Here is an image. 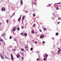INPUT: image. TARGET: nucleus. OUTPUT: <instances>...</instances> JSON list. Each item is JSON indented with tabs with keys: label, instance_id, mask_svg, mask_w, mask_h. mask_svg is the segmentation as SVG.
I'll use <instances>...</instances> for the list:
<instances>
[{
	"label": "nucleus",
	"instance_id": "obj_21",
	"mask_svg": "<svg viewBox=\"0 0 61 61\" xmlns=\"http://www.w3.org/2000/svg\"><path fill=\"white\" fill-rule=\"evenodd\" d=\"M0 41H2V42H3V39H1Z\"/></svg>",
	"mask_w": 61,
	"mask_h": 61
},
{
	"label": "nucleus",
	"instance_id": "obj_12",
	"mask_svg": "<svg viewBox=\"0 0 61 61\" xmlns=\"http://www.w3.org/2000/svg\"><path fill=\"white\" fill-rule=\"evenodd\" d=\"M61 50V49H60V50H58V51H57V53H59V52H60V51Z\"/></svg>",
	"mask_w": 61,
	"mask_h": 61
},
{
	"label": "nucleus",
	"instance_id": "obj_16",
	"mask_svg": "<svg viewBox=\"0 0 61 61\" xmlns=\"http://www.w3.org/2000/svg\"><path fill=\"white\" fill-rule=\"evenodd\" d=\"M21 57H22V60H24V57H22V56H21Z\"/></svg>",
	"mask_w": 61,
	"mask_h": 61
},
{
	"label": "nucleus",
	"instance_id": "obj_15",
	"mask_svg": "<svg viewBox=\"0 0 61 61\" xmlns=\"http://www.w3.org/2000/svg\"><path fill=\"white\" fill-rule=\"evenodd\" d=\"M35 33V32L34 31H31V33H32V34H34Z\"/></svg>",
	"mask_w": 61,
	"mask_h": 61
},
{
	"label": "nucleus",
	"instance_id": "obj_36",
	"mask_svg": "<svg viewBox=\"0 0 61 61\" xmlns=\"http://www.w3.org/2000/svg\"><path fill=\"white\" fill-rule=\"evenodd\" d=\"M61 3V2H59V3H58L57 4H58V5H59V4H60V3Z\"/></svg>",
	"mask_w": 61,
	"mask_h": 61
},
{
	"label": "nucleus",
	"instance_id": "obj_45",
	"mask_svg": "<svg viewBox=\"0 0 61 61\" xmlns=\"http://www.w3.org/2000/svg\"><path fill=\"white\" fill-rule=\"evenodd\" d=\"M47 57H45V58H47Z\"/></svg>",
	"mask_w": 61,
	"mask_h": 61
},
{
	"label": "nucleus",
	"instance_id": "obj_6",
	"mask_svg": "<svg viewBox=\"0 0 61 61\" xmlns=\"http://www.w3.org/2000/svg\"><path fill=\"white\" fill-rule=\"evenodd\" d=\"M16 57L17 58H19L20 57V56H19V54H17L16 56Z\"/></svg>",
	"mask_w": 61,
	"mask_h": 61
},
{
	"label": "nucleus",
	"instance_id": "obj_32",
	"mask_svg": "<svg viewBox=\"0 0 61 61\" xmlns=\"http://www.w3.org/2000/svg\"><path fill=\"white\" fill-rule=\"evenodd\" d=\"M44 30H46V28H45V29H44Z\"/></svg>",
	"mask_w": 61,
	"mask_h": 61
},
{
	"label": "nucleus",
	"instance_id": "obj_9",
	"mask_svg": "<svg viewBox=\"0 0 61 61\" xmlns=\"http://www.w3.org/2000/svg\"><path fill=\"white\" fill-rule=\"evenodd\" d=\"M18 21L19 22H20V20H21V18L20 17L18 18Z\"/></svg>",
	"mask_w": 61,
	"mask_h": 61
},
{
	"label": "nucleus",
	"instance_id": "obj_26",
	"mask_svg": "<svg viewBox=\"0 0 61 61\" xmlns=\"http://www.w3.org/2000/svg\"><path fill=\"white\" fill-rule=\"evenodd\" d=\"M35 44H37V42L36 41L35 42Z\"/></svg>",
	"mask_w": 61,
	"mask_h": 61
},
{
	"label": "nucleus",
	"instance_id": "obj_41",
	"mask_svg": "<svg viewBox=\"0 0 61 61\" xmlns=\"http://www.w3.org/2000/svg\"><path fill=\"white\" fill-rule=\"evenodd\" d=\"M58 24H59L60 23V22H57Z\"/></svg>",
	"mask_w": 61,
	"mask_h": 61
},
{
	"label": "nucleus",
	"instance_id": "obj_39",
	"mask_svg": "<svg viewBox=\"0 0 61 61\" xmlns=\"http://www.w3.org/2000/svg\"><path fill=\"white\" fill-rule=\"evenodd\" d=\"M51 4H50V5H49V6H51Z\"/></svg>",
	"mask_w": 61,
	"mask_h": 61
},
{
	"label": "nucleus",
	"instance_id": "obj_33",
	"mask_svg": "<svg viewBox=\"0 0 61 61\" xmlns=\"http://www.w3.org/2000/svg\"><path fill=\"white\" fill-rule=\"evenodd\" d=\"M45 42L44 41H43V44H45Z\"/></svg>",
	"mask_w": 61,
	"mask_h": 61
},
{
	"label": "nucleus",
	"instance_id": "obj_27",
	"mask_svg": "<svg viewBox=\"0 0 61 61\" xmlns=\"http://www.w3.org/2000/svg\"><path fill=\"white\" fill-rule=\"evenodd\" d=\"M58 10V7H57L56 9V10Z\"/></svg>",
	"mask_w": 61,
	"mask_h": 61
},
{
	"label": "nucleus",
	"instance_id": "obj_20",
	"mask_svg": "<svg viewBox=\"0 0 61 61\" xmlns=\"http://www.w3.org/2000/svg\"><path fill=\"white\" fill-rule=\"evenodd\" d=\"M43 59L44 61H46V58H44Z\"/></svg>",
	"mask_w": 61,
	"mask_h": 61
},
{
	"label": "nucleus",
	"instance_id": "obj_18",
	"mask_svg": "<svg viewBox=\"0 0 61 61\" xmlns=\"http://www.w3.org/2000/svg\"><path fill=\"white\" fill-rule=\"evenodd\" d=\"M24 17H25V16H23L22 18V20H24Z\"/></svg>",
	"mask_w": 61,
	"mask_h": 61
},
{
	"label": "nucleus",
	"instance_id": "obj_43",
	"mask_svg": "<svg viewBox=\"0 0 61 61\" xmlns=\"http://www.w3.org/2000/svg\"><path fill=\"white\" fill-rule=\"evenodd\" d=\"M35 33H36V34H37V32H36L35 31Z\"/></svg>",
	"mask_w": 61,
	"mask_h": 61
},
{
	"label": "nucleus",
	"instance_id": "obj_3",
	"mask_svg": "<svg viewBox=\"0 0 61 61\" xmlns=\"http://www.w3.org/2000/svg\"><path fill=\"white\" fill-rule=\"evenodd\" d=\"M5 33H3V34H2L1 36H3V37H5Z\"/></svg>",
	"mask_w": 61,
	"mask_h": 61
},
{
	"label": "nucleus",
	"instance_id": "obj_35",
	"mask_svg": "<svg viewBox=\"0 0 61 61\" xmlns=\"http://www.w3.org/2000/svg\"><path fill=\"white\" fill-rule=\"evenodd\" d=\"M11 38H12V37H11V36H10V39H11Z\"/></svg>",
	"mask_w": 61,
	"mask_h": 61
},
{
	"label": "nucleus",
	"instance_id": "obj_30",
	"mask_svg": "<svg viewBox=\"0 0 61 61\" xmlns=\"http://www.w3.org/2000/svg\"><path fill=\"white\" fill-rule=\"evenodd\" d=\"M17 30L18 31H19L20 30V29L19 28H18L17 29Z\"/></svg>",
	"mask_w": 61,
	"mask_h": 61
},
{
	"label": "nucleus",
	"instance_id": "obj_48",
	"mask_svg": "<svg viewBox=\"0 0 61 61\" xmlns=\"http://www.w3.org/2000/svg\"><path fill=\"white\" fill-rule=\"evenodd\" d=\"M43 56H45V55H44Z\"/></svg>",
	"mask_w": 61,
	"mask_h": 61
},
{
	"label": "nucleus",
	"instance_id": "obj_23",
	"mask_svg": "<svg viewBox=\"0 0 61 61\" xmlns=\"http://www.w3.org/2000/svg\"><path fill=\"white\" fill-rule=\"evenodd\" d=\"M37 61H38L39 60V58H38L36 59Z\"/></svg>",
	"mask_w": 61,
	"mask_h": 61
},
{
	"label": "nucleus",
	"instance_id": "obj_19",
	"mask_svg": "<svg viewBox=\"0 0 61 61\" xmlns=\"http://www.w3.org/2000/svg\"><path fill=\"white\" fill-rule=\"evenodd\" d=\"M45 56H46V57H47V56H48V55H47V54H46Z\"/></svg>",
	"mask_w": 61,
	"mask_h": 61
},
{
	"label": "nucleus",
	"instance_id": "obj_38",
	"mask_svg": "<svg viewBox=\"0 0 61 61\" xmlns=\"http://www.w3.org/2000/svg\"><path fill=\"white\" fill-rule=\"evenodd\" d=\"M61 18H58V20H59V19H60V20H61Z\"/></svg>",
	"mask_w": 61,
	"mask_h": 61
},
{
	"label": "nucleus",
	"instance_id": "obj_4",
	"mask_svg": "<svg viewBox=\"0 0 61 61\" xmlns=\"http://www.w3.org/2000/svg\"><path fill=\"white\" fill-rule=\"evenodd\" d=\"M11 59H13L14 58V56H13V55L12 54H11Z\"/></svg>",
	"mask_w": 61,
	"mask_h": 61
},
{
	"label": "nucleus",
	"instance_id": "obj_42",
	"mask_svg": "<svg viewBox=\"0 0 61 61\" xmlns=\"http://www.w3.org/2000/svg\"><path fill=\"white\" fill-rule=\"evenodd\" d=\"M26 13H28V12L27 11H26Z\"/></svg>",
	"mask_w": 61,
	"mask_h": 61
},
{
	"label": "nucleus",
	"instance_id": "obj_31",
	"mask_svg": "<svg viewBox=\"0 0 61 61\" xmlns=\"http://www.w3.org/2000/svg\"><path fill=\"white\" fill-rule=\"evenodd\" d=\"M35 24H34V25H33L32 26H35Z\"/></svg>",
	"mask_w": 61,
	"mask_h": 61
},
{
	"label": "nucleus",
	"instance_id": "obj_40",
	"mask_svg": "<svg viewBox=\"0 0 61 61\" xmlns=\"http://www.w3.org/2000/svg\"><path fill=\"white\" fill-rule=\"evenodd\" d=\"M60 48H58V50H60Z\"/></svg>",
	"mask_w": 61,
	"mask_h": 61
},
{
	"label": "nucleus",
	"instance_id": "obj_2",
	"mask_svg": "<svg viewBox=\"0 0 61 61\" xmlns=\"http://www.w3.org/2000/svg\"><path fill=\"white\" fill-rule=\"evenodd\" d=\"M1 10L2 11H5V8L3 7L1 9Z\"/></svg>",
	"mask_w": 61,
	"mask_h": 61
},
{
	"label": "nucleus",
	"instance_id": "obj_44",
	"mask_svg": "<svg viewBox=\"0 0 61 61\" xmlns=\"http://www.w3.org/2000/svg\"><path fill=\"white\" fill-rule=\"evenodd\" d=\"M14 40L15 41V40H16V39H14Z\"/></svg>",
	"mask_w": 61,
	"mask_h": 61
},
{
	"label": "nucleus",
	"instance_id": "obj_13",
	"mask_svg": "<svg viewBox=\"0 0 61 61\" xmlns=\"http://www.w3.org/2000/svg\"><path fill=\"white\" fill-rule=\"evenodd\" d=\"M33 16H34V17H35V16L36 15V14H33Z\"/></svg>",
	"mask_w": 61,
	"mask_h": 61
},
{
	"label": "nucleus",
	"instance_id": "obj_47",
	"mask_svg": "<svg viewBox=\"0 0 61 61\" xmlns=\"http://www.w3.org/2000/svg\"><path fill=\"white\" fill-rule=\"evenodd\" d=\"M1 45V43L0 42V45Z\"/></svg>",
	"mask_w": 61,
	"mask_h": 61
},
{
	"label": "nucleus",
	"instance_id": "obj_25",
	"mask_svg": "<svg viewBox=\"0 0 61 61\" xmlns=\"http://www.w3.org/2000/svg\"><path fill=\"white\" fill-rule=\"evenodd\" d=\"M6 22L7 23H8V20H6Z\"/></svg>",
	"mask_w": 61,
	"mask_h": 61
},
{
	"label": "nucleus",
	"instance_id": "obj_49",
	"mask_svg": "<svg viewBox=\"0 0 61 61\" xmlns=\"http://www.w3.org/2000/svg\"><path fill=\"white\" fill-rule=\"evenodd\" d=\"M35 1H36V0H35Z\"/></svg>",
	"mask_w": 61,
	"mask_h": 61
},
{
	"label": "nucleus",
	"instance_id": "obj_34",
	"mask_svg": "<svg viewBox=\"0 0 61 61\" xmlns=\"http://www.w3.org/2000/svg\"><path fill=\"white\" fill-rule=\"evenodd\" d=\"M30 50H33V48H31Z\"/></svg>",
	"mask_w": 61,
	"mask_h": 61
},
{
	"label": "nucleus",
	"instance_id": "obj_29",
	"mask_svg": "<svg viewBox=\"0 0 61 61\" xmlns=\"http://www.w3.org/2000/svg\"><path fill=\"white\" fill-rule=\"evenodd\" d=\"M6 59H8V58L6 56H5Z\"/></svg>",
	"mask_w": 61,
	"mask_h": 61
},
{
	"label": "nucleus",
	"instance_id": "obj_14",
	"mask_svg": "<svg viewBox=\"0 0 61 61\" xmlns=\"http://www.w3.org/2000/svg\"><path fill=\"white\" fill-rule=\"evenodd\" d=\"M1 57L2 59H4V57L3 56H1Z\"/></svg>",
	"mask_w": 61,
	"mask_h": 61
},
{
	"label": "nucleus",
	"instance_id": "obj_7",
	"mask_svg": "<svg viewBox=\"0 0 61 61\" xmlns=\"http://www.w3.org/2000/svg\"><path fill=\"white\" fill-rule=\"evenodd\" d=\"M20 3L21 5L23 4V1H22V0H20Z\"/></svg>",
	"mask_w": 61,
	"mask_h": 61
},
{
	"label": "nucleus",
	"instance_id": "obj_5",
	"mask_svg": "<svg viewBox=\"0 0 61 61\" xmlns=\"http://www.w3.org/2000/svg\"><path fill=\"white\" fill-rule=\"evenodd\" d=\"M43 37H44V35H42L41 36H40V38H42Z\"/></svg>",
	"mask_w": 61,
	"mask_h": 61
},
{
	"label": "nucleus",
	"instance_id": "obj_8",
	"mask_svg": "<svg viewBox=\"0 0 61 61\" xmlns=\"http://www.w3.org/2000/svg\"><path fill=\"white\" fill-rule=\"evenodd\" d=\"M15 27L13 30V31H15Z\"/></svg>",
	"mask_w": 61,
	"mask_h": 61
},
{
	"label": "nucleus",
	"instance_id": "obj_22",
	"mask_svg": "<svg viewBox=\"0 0 61 61\" xmlns=\"http://www.w3.org/2000/svg\"><path fill=\"white\" fill-rule=\"evenodd\" d=\"M15 15V13H14L13 14H12V15H13V16H14V15Z\"/></svg>",
	"mask_w": 61,
	"mask_h": 61
},
{
	"label": "nucleus",
	"instance_id": "obj_17",
	"mask_svg": "<svg viewBox=\"0 0 61 61\" xmlns=\"http://www.w3.org/2000/svg\"><path fill=\"white\" fill-rule=\"evenodd\" d=\"M24 35L25 36H27V34L26 33H25L24 34Z\"/></svg>",
	"mask_w": 61,
	"mask_h": 61
},
{
	"label": "nucleus",
	"instance_id": "obj_46",
	"mask_svg": "<svg viewBox=\"0 0 61 61\" xmlns=\"http://www.w3.org/2000/svg\"><path fill=\"white\" fill-rule=\"evenodd\" d=\"M15 50V49H14V50Z\"/></svg>",
	"mask_w": 61,
	"mask_h": 61
},
{
	"label": "nucleus",
	"instance_id": "obj_28",
	"mask_svg": "<svg viewBox=\"0 0 61 61\" xmlns=\"http://www.w3.org/2000/svg\"><path fill=\"white\" fill-rule=\"evenodd\" d=\"M24 28V26H22L21 27V28L22 29H23Z\"/></svg>",
	"mask_w": 61,
	"mask_h": 61
},
{
	"label": "nucleus",
	"instance_id": "obj_24",
	"mask_svg": "<svg viewBox=\"0 0 61 61\" xmlns=\"http://www.w3.org/2000/svg\"><path fill=\"white\" fill-rule=\"evenodd\" d=\"M21 35H23V36H24V34H23V33H21Z\"/></svg>",
	"mask_w": 61,
	"mask_h": 61
},
{
	"label": "nucleus",
	"instance_id": "obj_37",
	"mask_svg": "<svg viewBox=\"0 0 61 61\" xmlns=\"http://www.w3.org/2000/svg\"><path fill=\"white\" fill-rule=\"evenodd\" d=\"M40 32H42V30H41L40 29Z\"/></svg>",
	"mask_w": 61,
	"mask_h": 61
},
{
	"label": "nucleus",
	"instance_id": "obj_10",
	"mask_svg": "<svg viewBox=\"0 0 61 61\" xmlns=\"http://www.w3.org/2000/svg\"><path fill=\"white\" fill-rule=\"evenodd\" d=\"M56 36H58V32H57V33H56Z\"/></svg>",
	"mask_w": 61,
	"mask_h": 61
},
{
	"label": "nucleus",
	"instance_id": "obj_1",
	"mask_svg": "<svg viewBox=\"0 0 61 61\" xmlns=\"http://www.w3.org/2000/svg\"><path fill=\"white\" fill-rule=\"evenodd\" d=\"M28 46L27 45H26L25 47L26 49V50L27 51H28Z\"/></svg>",
	"mask_w": 61,
	"mask_h": 61
},
{
	"label": "nucleus",
	"instance_id": "obj_11",
	"mask_svg": "<svg viewBox=\"0 0 61 61\" xmlns=\"http://www.w3.org/2000/svg\"><path fill=\"white\" fill-rule=\"evenodd\" d=\"M21 50L22 51H25V50H24V49L23 48H22L21 49Z\"/></svg>",
	"mask_w": 61,
	"mask_h": 61
}]
</instances>
